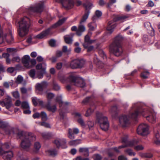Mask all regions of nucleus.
Segmentation results:
<instances>
[{"label": "nucleus", "mask_w": 160, "mask_h": 160, "mask_svg": "<svg viewBox=\"0 0 160 160\" xmlns=\"http://www.w3.org/2000/svg\"><path fill=\"white\" fill-rule=\"evenodd\" d=\"M110 49L113 54L117 57L121 56L123 52L122 44H111L110 46Z\"/></svg>", "instance_id": "10"}, {"label": "nucleus", "mask_w": 160, "mask_h": 160, "mask_svg": "<svg viewBox=\"0 0 160 160\" xmlns=\"http://www.w3.org/2000/svg\"><path fill=\"white\" fill-rule=\"evenodd\" d=\"M93 111V107H91L89 108L86 111L85 114V116L86 117H88L89 116Z\"/></svg>", "instance_id": "41"}, {"label": "nucleus", "mask_w": 160, "mask_h": 160, "mask_svg": "<svg viewBox=\"0 0 160 160\" xmlns=\"http://www.w3.org/2000/svg\"><path fill=\"white\" fill-rule=\"evenodd\" d=\"M34 149L35 151L37 152L41 147L40 143L38 142H36L34 144Z\"/></svg>", "instance_id": "37"}, {"label": "nucleus", "mask_w": 160, "mask_h": 160, "mask_svg": "<svg viewBox=\"0 0 160 160\" xmlns=\"http://www.w3.org/2000/svg\"><path fill=\"white\" fill-rule=\"evenodd\" d=\"M50 29L49 28L42 32L40 34L38 35L36 37L39 39H42L48 35L50 32Z\"/></svg>", "instance_id": "19"}, {"label": "nucleus", "mask_w": 160, "mask_h": 160, "mask_svg": "<svg viewBox=\"0 0 160 160\" xmlns=\"http://www.w3.org/2000/svg\"><path fill=\"white\" fill-rule=\"evenodd\" d=\"M42 137L45 139H48L50 138L51 137V133L49 132H44L41 133Z\"/></svg>", "instance_id": "35"}, {"label": "nucleus", "mask_w": 160, "mask_h": 160, "mask_svg": "<svg viewBox=\"0 0 160 160\" xmlns=\"http://www.w3.org/2000/svg\"><path fill=\"white\" fill-rule=\"evenodd\" d=\"M102 15L101 12L98 10H97L95 12V15L93 16L92 18V20L93 21H95L97 19V18H99Z\"/></svg>", "instance_id": "31"}, {"label": "nucleus", "mask_w": 160, "mask_h": 160, "mask_svg": "<svg viewBox=\"0 0 160 160\" xmlns=\"http://www.w3.org/2000/svg\"><path fill=\"white\" fill-rule=\"evenodd\" d=\"M85 125L86 126L84 128L86 129L88 128L89 130H92L94 126V123L91 121H88L85 124Z\"/></svg>", "instance_id": "30"}, {"label": "nucleus", "mask_w": 160, "mask_h": 160, "mask_svg": "<svg viewBox=\"0 0 160 160\" xmlns=\"http://www.w3.org/2000/svg\"><path fill=\"white\" fill-rule=\"evenodd\" d=\"M73 36V33L65 36L64 39L66 43L68 44H71L73 41L72 38Z\"/></svg>", "instance_id": "21"}, {"label": "nucleus", "mask_w": 160, "mask_h": 160, "mask_svg": "<svg viewBox=\"0 0 160 160\" xmlns=\"http://www.w3.org/2000/svg\"><path fill=\"white\" fill-rule=\"evenodd\" d=\"M45 107L48 110V111H51L52 112H54L56 111L57 108L55 105L51 106L50 105V103L49 102L48 104L45 106Z\"/></svg>", "instance_id": "27"}, {"label": "nucleus", "mask_w": 160, "mask_h": 160, "mask_svg": "<svg viewBox=\"0 0 160 160\" xmlns=\"http://www.w3.org/2000/svg\"><path fill=\"white\" fill-rule=\"evenodd\" d=\"M62 54V52L60 51H57L56 52V56L58 57H61Z\"/></svg>", "instance_id": "62"}, {"label": "nucleus", "mask_w": 160, "mask_h": 160, "mask_svg": "<svg viewBox=\"0 0 160 160\" xmlns=\"http://www.w3.org/2000/svg\"><path fill=\"white\" fill-rule=\"evenodd\" d=\"M137 133L138 134L142 136H145L149 133L148 127L146 124H140L137 129Z\"/></svg>", "instance_id": "12"}, {"label": "nucleus", "mask_w": 160, "mask_h": 160, "mask_svg": "<svg viewBox=\"0 0 160 160\" xmlns=\"http://www.w3.org/2000/svg\"><path fill=\"white\" fill-rule=\"evenodd\" d=\"M71 49H68L67 47L66 46H64L63 47L62 51V52H67L68 53H69L71 51Z\"/></svg>", "instance_id": "51"}, {"label": "nucleus", "mask_w": 160, "mask_h": 160, "mask_svg": "<svg viewBox=\"0 0 160 160\" xmlns=\"http://www.w3.org/2000/svg\"><path fill=\"white\" fill-rule=\"evenodd\" d=\"M123 40V37L121 35H118L115 38L114 41L112 44H121V42Z\"/></svg>", "instance_id": "23"}, {"label": "nucleus", "mask_w": 160, "mask_h": 160, "mask_svg": "<svg viewBox=\"0 0 160 160\" xmlns=\"http://www.w3.org/2000/svg\"><path fill=\"white\" fill-rule=\"evenodd\" d=\"M94 160H101L102 158L101 156L99 154H95L93 156Z\"/></svg>", "instance_id": "48"}, {"label": "nucleus", "mask_w": 160, "mask_h": 160, "mask_svg": "<svg viewBox=\"0 0 160 160\" xmlns=\"http://www.w3.org/2000/svg\"><path fill=\"white\" fill-rule=\"evenodd\" d=\"M0 105L3 107L5 106L7 109H8L12 105L11 98L8 96L4 101H0Z\"/></svg>", "instance_id": "16"}, {"label": "nucleus", "mask_w": 160, "mask_h": 160, "mask_svg": "<svg viewBox=\"0 0 160 160\" xmlns=\"http://www.w3.org/2000/svg\"><path fill=\"white\" fill-rule=\"evenodd\" d=\"M12 94L13 97L16 98H19L20 97L19 93L17 91L12 92Z\"/></svg>", "instance_id": "54"}, {"label": "nucleus", "mask_w": 160, "mask_h": 160, "mask_svg": "<svg viewBox=\"0 0 160 160\" xmlns=\"http://www.w3.org/2000/svg\"><path fill=\"white\" fill-rule=\"evenodd\" d=\"M135 150L138 151L142 150L143 149L144 147L142 145H138L134 147Z\"/></svg>", "instance_id": "58"}, {"label": "nucleus", "mask_w": 160, "mask_h": 160, "mask_svg": "<svg viewBox=\"0 0 160 160\" xmlns=\"http://www.w3.org/2000/svg\"><path fill=\"white\" fill-rule=\"evenodd\" d=\"M140 115L145 117L150 122L153 123L156 120V113L152 110L144 109L140 107L138 103L133 104L129 113V118L136 120Z\"/></svg>", "instance_id": "2"}, {"label": "nucleus", "mask_w": 160, "mask_h": 160, "mask_svg": "<svg viewBox=\"0 0 160 160\" xmlns=\"http://www.w3.org/2000/svg\"><path fill=\"white\" fill-rule=\"evenodd\" d=\"M53 89L56 91H58L60 90V87L57 83L54 82L53 84Z\"/></svg>", "instance_id": "55"}, {"label": "nucleus", "mask_w": 160, "mask_h": 160, "mask_svg": "<svg viewBox=\"0 0 160 160\" xmlns=\"http://www.w3.org/2000/svg\"><path fill=\"white\" fill-rule=\"evenodd\" d=\"M53 143L58 148L60 147H61L62 148H66L67 147L66 144V140L63 138L61 139L56 138L53 141Z\"/></svg>", "instance_id": "13"}, {"label": "nucleus", "mask_w": 160, "mask_h": 160, "mask_svg": "<svg viewBox=\"0 0 160 160\" xmlns=\"http://www.w3.org/2000/svg\"><path fill=\"white\" fill-rule=\"evenodd\" d=\"M22 62L24 67L26 68H31L36 64V61L33 59L30 60V56L25 55L22 58Z\"/></svg>", "instance_id": "7"}, {"label": "nucleus", "mask_w": 160, "mask_h": 160, "mask_svg": "<svg viewBox=\"0 0 160 160\" xmlns=\"http://www.w3.org/2000/svg\"><path fill=\"white\" fill-rule=\"evenodd\" d=\"M68 137L71 139H73L74 138V133L72 132V130L69 129L68 130Z\"/></svg>", "instance_id": "47"}, {"label": "nucleus", "mask_w": 160, "mask_h": 160, "mask_svg": "<svg viewBox=\"0 0 160 160\" xmlns=\"http://www.w3.org/2000/svg\"><path fill=\"white\" fill-rule=\"evenodd\" d=\"M33 104L35 106H36L38 104L40 105L43 104V101L36 97H33L32 98Z\"/></svg>", "instance_id": "24"}, {"label": "nucleus", "mask_w": 160, "mask_h": 160, "mask_svg": "<svg viewBox=\"0 0 160 160\" xmlns=\"http://www.w3.org/2000/svg\"><path fill=\"white\" fill-rule=\"evenodd\" d=\"M17 160H28L27 159H25L23 158L22 155H20L19 153L17 155Z\"/></svg>", "instance_id": "60"}, {"label": "nucleus", "mask_w": 160, "mask_h": 160, "mask_svg": "<svg viewBox=\"0 0 160 160\" xmlns=\"http://www.w3.org/2000/svg\"><path fill=\"white\" fill-rule=\"evenodd\" d=\"M67 19V18H63L62 19L60 20L56 23L53 25L52 26V28H55L61 25L64 23Z\"/></svg>", "instance_id": "29"}, {"label": "nucleus", "mask_w": 160, "mask_h": 160, "mask_svg": "<svg viewBox=\"0 0 160 160\" xmlns=\"http://www.w3.org/2000/svg\"><path fill=\"white\" fill-rule=\"evenodd\" d=\"M71 74H73L72 73L70 74L68 77H66L65 76L63 75L62 76H58V78L60 81L63 83L67 82H70L71 83V82L69 81V79L70 75Z\"/></svg>", "instance_id": "25"}, {"label": "nucleus", "mask_w": 160, "mask_h": 160, "mask_svg": "<svg viewBox=\"0 0 160 160\" xmlns=\"http://www.w3.org/2000/svg\"><path fill=\"white\" fill-rule=\"evenodd\" d=\"M20 59L18 57L16 56L13 57L12 59V61L14 62H18L20 61Z\"/></svg>", "instance_id": "57"}, {"label": "nucleus", "mask_w": 160, "mask_h": 160, "mask_svg": "<svg viewBox=\"0 0 160 160\" xmlns=\"http://www.w3.org/2000/svg\"><path fill=\"white\" fill-rule=\"evenodd\" d=\"M0 129L3 130L7 134L12 135L16 134L18 138L22 139L21 146L25 150H28L31 145V142L36 140V136L33 133L19 131L17 128L10 127L8 123L1 121Z\"/></svg>", "instance_id": "1"}, {"label": "nucleus", "mask_w": 160, "mask_h": 160, "mask_svg": "<svg viewBox=\"0 0 160 160\" xmlns=\"http://www.w3.org/2000/svg\"><path fill=\"white\" fill-rule=\"evenodd\" d=\"M126 152L130 155H133V156H134L135 155V153L133 152L132 150L130 149L127 150Z\"/></svg>", "instance_id": "59"}, {"label": "nucleus", "mask_w": 160, "mask_h": 160, "mask_svg": "<svg viewBox=\"0 0 160 160\" xmlns=\"http://www.w3.org/2000/svg\"><path fill=\"white\" fill-rule=\"evenodd\" d=\"M96 115V122L99 124L102 130L104 131H107L109 127L107 118L104 116L101 113H97Z\"/></svg>", "instance_id": "5"}, {"label": "nucleus", "mask_w": 160, "mask_h": 160, "mask_svg": "<svg viewBox=\"0 0 160 160\" xmlns=\"http://www.w3.org/2000/svg\"><path fill=\"white\" fill-rule=\"evenodd\" d=\"M83 6L85 8V11L84 15L80 21V24L85 22L88 19L90 13V10L92 6V4L91 3H85L83 4Z\"/></svg>", "instance_id": "11"}, {"label": "nucleus", "mask_w": 160, "mask_h": 160, "mask_svg": "<svg viewBox=\"0 0 160 160\" xmlns=\"http://www.w3.org/2000/svg\"><path fill=\"white\" fill-rule=\"evenodd\" d=\"M43 4L38 3L34 6L30 7L28 9L27 13L30 15L34 13H41L43 11Z\"/></svg>", "instance_id": "9"}, {"label": "nucleus", "mask_w": 160, "mask_h": 160, "mask_svg": "<svg viewBox=\"0 0 160 160\" xmlns=\"http://www.w3.org/2000/svg\"><path fill=\"white\" fill-rule=\"evenodd\" d=\"M80 141L79 140L71 141L69 142V144L70 146H75L80 143Z\"/></svg>", "instance_id": "39"}, {"label": "nucleus", "mask_w": 160, "mask_h": 160, "mask_svg": "<svg viewBox=\"0 0 160 160\" xmlns=\"http://www.w3.org/2000/svg\"><path fill=\"white\" fill-rule=\"evenodd\" d=\"M23 80V78L21 75H19L17 78L15 82L16 83L19 84L21 83Z\"/></svg>", "instance_id": "42"}, {"label": "nucleus", "mask_w": 160, "mask_h": 160, "mask_svg": "<svg viewBox=\"0 0 160 160\" xmlns=\"http://www.w3.org/2000/svg\"><path fill=\"white\" fill-rule=\"evenodd\" d=\"M84 41L85 42L83 44V45L84 48H87V44H90L93 43L95 40H90V37L88 35H87L85 37Z\"/></svg>", "instance_id": "20"}, {"label": "nucleus", "mask_w": 160, "mask_h": 160, "mask_svg": "<svg viewBox=\"0 0 160 160\" xmlns=\"http://www.w3.org/2000/svg\"><path fill=\"white\" fill-rule=\"evenodd\" d=\"M149 74V72L148 71H145L141 73V77L144 79H146Z\"/></svg>", "instance_id": "43"}, {"label": "nucleus", "mask_w": 160, "mask_h": 160, "mask_svg": "<svg viewBox=\"0 0 160 160\" xmlns=\"http://www.w3.org/2000/svg\"><path fill=\"white\" fill-rule=\"evenodd\" d=\"M144 26L146 27V28L148 29V28H149L150 27L151 28H152L151 23L149 22H145L144 23Z\"/></svg>", "instance_id": "64"}, {"label": "nucleus", "mask_w": 160, "mask_h": 160, "mask_svg": "<svg viewBox=\"0 0 160 160\" xmlns=\"http://www.w3.org/2000/svg\"><path fill=\"white\" fill-rule=\"evenodd\" d=\"M99 54L100 57H102L103 59H106V57L103 51L100 50L99 52Z\"/></svg>", "instance_id": "53"}, {"label": "nucleus", "mask_w": 160, "mask_h": 160, "mask_svg": "<svg viewBox=\"0 0 160 160\" xmlns=\"http://www.w3.org/2000/svg\"><path fill=\"white\" fill-rule=\"evenodd\" d=\"M69 79L71 82V83L72 85L82 88H83L85 86L84 80L78 77L74 74H71Z\"/></svg>", "instance_id": "6"}, {"label": "nucleus", "mask_w": 160, "mask_h": 160, "mask_svg": "<svg viewBox=\"0 0 160 160\" xmlns=\"http://www.w3.org/2000/svg\"><path fill=\"white\" fill-rule=\"evenodd\" d=\"M153 155L151 153H145L142 154V157L145 158H150Z\"/></svg>", "instance_id": "49"}, {"label": "nucleus", "mask_w": 160, "mask_h": 160, "mask_svg": "<svg viewBox=\"0 0 160 160\" xmlns=\"http://www.w3.org/2000/svg\"><path fill=\"white\" fill-rule=\"evenodd\" d=\"M36 68L37 69L41 70L44 72L46 68V64L45 63H39L36 65Z\"/></svg>", "instance_id": "28"}, {"label": "nucleus", "mask_w": 160, "mask_h": 160, "mask_svg": "<svg viewBox=\"0 0 160 160\" xmlns=\"http://www.w3.org/2000/svg\"><path fill=\"white\" fill-rule=\"evenodd\" d=\"M40 116L41 117L42 120L45 121L48 119L46 113L44 112H42L40 113Z\"/></svg>", "instance_id": "44"}, {"label": "nucleus", "mask_w": 160, "mask_h": 160, "mask_svg": "<svg viewBox=\"0 0 160 160\" xmlns=\"http://www.w3.org/2000/svg\"><path fill=\"white\" fill-rule=\"evenodd\" d=\"M79 151L81 152H83L85 156H88L89 155V151L88 148H80Z\"/></svg>", "instance_id": "33"}, {"label": "nucleus", "mask_w": 160, "mask_h": 160, "mask_svg": "<svg viewBox=\"0 0 160 160\" xmlns=\"http://www.w3.org/2000/svg\"><path fill=\"white\" fill-rule=\"evenodd\" d=\"M85 30V27L83 25L80 24L78 26V30L76 32V34L78 36H81L82 35V33L84 32Z\"/></svg>", "instance_id": "26"}, {"label": "nucleus", "mask_w": 160, "mask_h": 160, "mask_svg": "<svg viewBox=\"0 0 160 160\" xmlns=\"http://www.w3.org/2000/svg\"><path fill=\"white\" fill-rule=\"evenodd\" d=\"M48 83L46 82H42L37 83L35 85L36 92L38 94H40L44 88H47Z\"/></svg>", "instance_id": "15"}, {"label": "nucleus", "mask_w": 160, "mask_h": 160, "mask_svg": "<svg viewBox=\"0 0 160 160\" xmlns=\"http://www.w3.org/2000/svg\"><path fill=\"white\" fill-rule=\"evenodd\" d=\"M40 125L47 128H50V124L45 122H41Z\"/></svg>", "instance_id": "56"}, {"label": "nucleus", "mask_w": 160, "mask_h": 160, "mask_svg": "<svg viewBox=\"0 0 160 160\" xmlns=\"http://www.w3.org/2000/svg\"><path fill=\"white\" fill-rule=\"evenodd\" d=\"M128 18L129 16L128 15H122L115 17L113 19V20L108 22L107 28V30L111 34L116 27L115 22L118 21L122 22L126 20Z\"/></svg>", "instance_id": "4"}, {"label": "nucleus", "mask_w": 160, "mask_h": 160, "mask_svg": "<svg viewBox=\"0 0 160 160\" xmlns=\"http://www.w3.org/2000/svg\"><path fill=\"white\" fill-rule=\"evenodd\" d=\"M0 143L1 145L0 147H1V144L0 142ZM2 148L3 150H4V149H8L10 148V144L7 142L5 143L4 145H3L2 148Z\"/></svg>", "instance_id": "50"}, {"label": "nucleus", "mask_w": 160, "mask_h": 160, "mask_svg": "<svg viewBox=\"0 0 160 160\" xmlns=\"http://www.w3.org/2000/svg\"><path fill=\"white\" fill-rule=\"evenodd\" d=\"M19 28L18 32L21 37L26 35L28 32L30 26V19L27 17H24L18 22Z\"/></svg>", "instance_id": "3"}, {"label": "nucleus", "mask_w": 160, "mask_h": 160, "mask_svg": "<svg viewBox=\"0 0 160 160\" xmlns=\"http://www.w3.org/2000/svg\"><path fill=\"white\" fill-rule=\"evenodd\" d=\"M50 45L52 47H54L55 45V41L53 39L51 40L49 42Z\"/></svg>", "instance_id": "61"}, {"label": "nucleus", "mask_w": 160, "mask_h": 160, "mask_svg": "<svg viewBox=\"0 0 160 160\" xmlns=\"http://www.w3.org/2000/svg\"><path fill=\"white\" fill-rule=\"evenodd\" d=\"M88 26L89 30L92 31H94L96 27V23L94 21L89 23Z\"/></svg>", "instance_id": "32"}, {"label": "nucleus", "mask_w": 160, "mask_h": 160, "mask_svg": "<svg viewBox=\"0 0 160 160\" xmlns=\"http://www.w3.org/2000/svg\"><path fill=\"white\" fill-rule=\"evenodd\" d=\"M15 70V68L13 67H11L8 68L7 71L8 72L10 73H12Z\"/></svg>", "instance_id": "63"}, {"label": "nucleus", "mask_w": 160, "mask_h": 160, "mask_svg": "<svg viewBox=\"0 0 160 160\" xmlns=\"http://www.w3.org/2000/svg\"><path fill=\"white\" fill-rule=\"evenodd\" d=\"M49 155L52 156H55L57 154V151L55 149H52L47 151Z\"/></svg>", "instance_id": "36"}, {"label": "nucleus", "mask_w": 160, "mask_h": 160, "mask_svg": "<svg viewBox=\"0 0 160 160\" xmlns=\"http://www.w3.org/2000/svg\"><path fill=\"white\" fill-rule=\"evenodd\" d=\"M54 94L52 92H48L47 94V98L48 101H49V103H50L51 100L54 97Z\"/></svg>", "instance_id": "38"}, {"label": "nucleus", "mask_w": 160, "mask_h": 160, "mask_svg": "<svg viewBox=\"0 0 160 160\" xmlns=\"http://www.w3.org/2000/svg\"><path fill=\"white\" fill-rule=\"evenodd\" d=\"M122 142L124 143V145H122L119 147V148H124L127 146H132L134 145L135 142L133 141H129L127 137H125L122 138Z\"/></svg>", "instance_id": "17"}, {"label": "nucleus", "mask_w": 160, "mask_h": 160, "mask_svg": "<svg viewBox=\"0 0 160 160\" xmlns=\"http://www.w3.org/2000/svg\"><path fill=\"white\" fill-rule=\"evenodd\" d=\"M85 63V61L82 59H76L71 61L68 63L70 68L73 69L81 68Z\"/></svg>", "instance_id": "8"}, {"label": "nucleus", "mask_w": 160, "mask_h": 160, "mask_svg": "<svg viewBox=\"0 0 160 160\" xmlns=\"http://www.w3.org/2000/svg\"><path fill=\"white\" fill-rule=\"evenodd\" d=\"M45 73V71L44 72L43 71H38L36 73V77L39 79L42 78L43 77V74Z\"/></svg>", "instance_id": "34"}, {"label": "nucleus", "mask_w": 160, "mask_h": 160, "mask_svg": "<svg viewBox=\"0 0 160 160\" xmlns=\"http://www.w3.org/2000/svg\"><path fill=\"white\" fill-rule=\"evenodd\" d=\"M75 116L76 117L78 118L77 121L81 125V126L84 128L86 126L85 125L84 122L81 118V116L80 113L78 112H76L75 113Z\"/></svg>", "instance_id": "22"}, {"label": "nucleus", "mask_w": 160, "mask_h": 160, "mask_svg": "<svg viewBox=\"0 0 160 160\" xmlns=\"http://www.w3.org/2000/svg\"><path fill=\"white\" fill-rule=\"evenodd\" d=\"M7 39V42L8 43H11L13 42V38L11 34H9L8 36Z\"/></svg>", "instance_id": "46"}, {"label": "nucleus", "mask_w": 160, "mask_h": 160, "mask_svg": "<svg viewBox=\"0 0 160 160\" xmlns=\"http://www.w3.org/2000/svg\"><path fill=\"white\" fill-rule=\"evenodd\" d=\"M21 107L24 109H29V105L26 102H23L22 103Z\"/></svg>", "instance_id": "45"}, {"label": "nucleus", "mask_w": 160, "mask_h": 160, "mask_svg": "<svg viewBox=\"0 0 160 160\" xmlns=\"http://www.w3.org/2000/svg\"><path fill=\"white\" fill-rule=\"evenodd\" d=\"M119 120L120 124L122 126L124 127L128 123L129 118L126 115H122L119 117Z\"/></svg>", "instance_id": "18"}, {"label": "nucleus", "mask_w": 160, "mask_h": 160, "mask_svg": "<svg viewBox=\"0 0 160 160\" xmlns=\"http://www.w3.org/2000/svg\"><path fill=\"white\" fill-rule=\"evenodd\" d=\"M55 100L56 102L58 103L59 107H61L63 103L62 100V96H57Z\"/></svg>", "instance_id": "40"}, {"label": "nucleus", "mask_w": 160, "mask_h": 160, "mask_svg": "<svg viewBox=\"0 0 160 160\" xmlns=\"http://www.w3.org/2000/svg\"><path fill=\"white\" fill-rule=\"evenodd\" d=\"M35 74V71L34 69L31 70L29 73V76L32 78H34Z\"/></svg>", "instance_id": "52"}, {"label": "nucleus", "mask_w": 160, "mask_h": 160, "mask_svg": "<svg viewBox=\"0 0 160 160\" xmlns=\"http://www.w3.org/2000/svg\"><path fill=\"white\" fill-rule=\"evenodd\" d=\"M56 2H60L63 7L67 9H70L74 5L73 0H55Z\"/></svg>", "instance_id": "14"}]
</instances>
